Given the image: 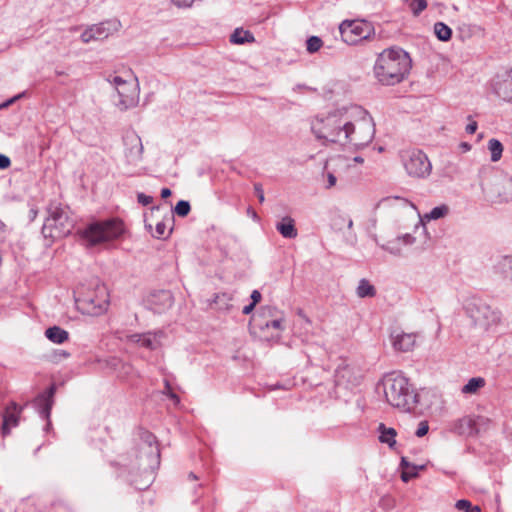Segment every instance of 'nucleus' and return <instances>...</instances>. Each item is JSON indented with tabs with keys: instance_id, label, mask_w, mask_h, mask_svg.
I'll return each mask as SVG.
<instances>
[{
	"instance_id": "nucleus-9",
	"label": "nucleus",
	"mask_w": 512,
	"mask_h": 512,
	"mask_svg": "<svg viewBox=\"0 0 512 512\" xmlns=\"http://www.w3.org/2000/svg\"><path fill=\"white\" fill-rule=\"evenodd\" d=\"M403 166L407 174L415 178H426L430 175L432 165L425 153L421 150L405 151L401 155Z\"/></svg>"
},
{
	"instance_id": "nucleus-33",
	"label": "nucleus",
	"mask_w": 512,
	"mask_h": 512,
	"mask_svg": "<svg viewBox=\"0 0 512 512\" xmlns=\"http://www.w3.org/2000/svg\"><path fill=\"white\" fill-rule=\"evenodd\" d=\"M455 508L463 512H480L481 508L478 505H472L467 499H460L455 503Z\"/></svg>"
},
{
	"instance_id": "nucleus-28",
	"label": "nucleus",
	"mask_w": 512,
	"mask_h": 512,
	"mask_svg": "<svg viewBox=\"0 0 512 512\" xmlns=\"http://www.w3.org/2000/svg\"><path fill=\"white\" fill-rule=\"evenodd\" d=\"M449 212V207L447 205H440L437 207H434L429 213L424 214L423 216H420L421 222L425 221H431V220H438L440 218L445 217Z\"/></svg>"
},
{
	"instance_id": "nucleus-3",
	"label": "nucleus",
	"mask_w": 512,
	"mask_h": 512,
	"mask_svg": "<svg viewBox=\"0 0 512 512\" xmlns=\"http://www.w3.org/2000/svg\"><path fill=\"white\" fill-rule=\"evenodd\" d=\"M348 108H342L329 113L322 118H316L311 124L315 137L329 143L344 145L347 134L345 127L349 124Z\"/></svg>"
},
{
	"instance_id": "nucleus-13",
	"label": "nucleus",
	"mask_w": 512,
	"mask_h": 512,
	"mask_svg": "<svg viewBox=\"0 0 512 512\" xmlns=\"http://www.w3.org/2000/svg\"><path fill=\"white\" fill-rule=\"evenodd\" d=\"M110 82L116 87L118 100H115V105L121 111H125L136 106L137 98L135 94L127 93V87L131 86V84H128L127 81L120 76H114Z\"/></svg>"
},
{
	"instance_id": "nucleus-25",
	"label": "nucleus",
	"mask_w": 512,
	"mask_h": 512,
	"mask_svg": "<svg viewBox=\"0 0 512 512\" xmlns=\"http://www.w3.org/2000/svg\"><path fill=\"white\" fill-rule=\"evenodd\" d=\"M379 441L387 444L390 448L396 445L397 432L394 428L386 427L383 423L378 426Z\"/></svg>"
},
{
	"instance_id": "nucleus-26",
	"label": "nucleus",
	"mask_w": 512,
	"mask_h": 512,
	"mask_svg": "<svg viewBox=\"0 0 512 512\" xmlns=\"http://www.w3.org/2000/svg\"><path fill=\"white\" fill-rule=\"evenodd\" d=\"M45 336L53 343L62 344L68 340L69 333L59 326H52L46 329Z\"/></svg>"
},
{
	"instance_id": "nucleus-38",
	"label": "nucleus",
	"mask_w": 512,
	"mask_h": 512,
	"mask_svg": "<svg viewBox=\"0 0 512 512\" xmlns=\"http://www.w3.org/2000/svg\"><path fill=\"white\" fill-rule=\"evenodd\" d=\"M424 466L411 465V469L403 470L401 473V479L403 482H408L412 478L417 477L418 470L423 469Z\"/></svg>"
},
{
	"instance_id": "nucleus-44",
	"label": "nucleus",
	"mask_w": 512,
	"mask_h": 512,
	"mask_svg": "<svg viewBox=\"0 0 512 512\" xmlns=\"http://www.w3.org/2000/svg\"><path fill=\"white\" fill-rule=\"evenodd\" d=\"M254 192L258 197V200L260 203H263L265 201L263 186L261 183H255L254 184Z\"/></svg>"
},
{
	"instance_id": "nucleus-29",
	"label": "nucleus",
	"mask_w": 512,
	"mask_h": 512,
	"mask_svg": "<svg viewBox=\"0 0 512 512\" xmlns=\"http://www.w3.org/2000/svg\"><path fill=\"white\" fill-rule=\"evenodd\" d=\"M356 294L360 298L374 297L376 295V289L367 279L363 278L359 281Z\"/></svg>"
},
{
	"instance_id": "nucleus-21",
	"label": "nucleus",
	"mask_w": 512,
	"mask_h": 512,
	"mask_svg": "<svg viewBox=\"0 0 512 512\" xmlns=\"http://www.w3.org/2000/svg\"><path fill=\"white\" fill-rule=\"evenodd\" d=\"M415 341L416 335L412 333H399L392 335L393 347L398 351H410L414 347Z\"/></svg>"
},
{
	"instance_id": "nucleus-19",
	"label": "nucleus",
	"mask_w": 512,
	"mask_h": 512,
	"mask_svg": "<svg viewBox=\"0 0 512 512\" xmlns=\"http://www.w3.org/2000/svg\"><path fill=\"white\" fill-rule=\"evenodd\" d=\"M336 385H355L358 383V376L354 368L346 363H341L335 370L334 374Z\"/></svg>"
},
{
	"instance_id": "nucleus-42",
	"label": "nucleus",
	"mask_w": 512,
	"mask_h": 512,
	"mask_svg": "<svg viewBox=\"0 0 512 512\" xmlns=\"http://www.w3.org/2000/svg\"><path fill=\"white\" fill-rule=\"evenodd\" d=\"M428 430H429L428 423L426 421H421L418 425L415 435L417 437H423L428 433Z\"/></svg>"
},
{
	"instance_id": "nucleus-12",
	"label": "nucleus",
	"mask_w": 512,
	"mask_h": 512,
	"mask_svg": "<svg viewBox=\"0 0 512 512\" xmlns=\"http://www.w3.org/2000/svg\"><path fill=\"white\" fill-rule=\"evenodd\" d=\"M80 301L88 306L90 313L101 314L109 305L107 289L104 285H97L95 294H86Z\"/></svg>"
},
{
	"instance_id": "nucleus-5",
	"label": "nucleus",
	"mask_w": 512,
	"mask_h": 512,
	"mask_svg": "<svg viewBox=\"0 0 512 512\" xmlns=\"http://www.w3.org/2000/svg\"><path fill=\"white\" fill-rule=\"evenodd\" d=\"M140 439L139 463H134L124 456H121L117 463L130 470L137 468L142 469L144 472L149 471V473L152 474L160 464V450L156 437L149 431H142L140 433Z\"/></svg>"
},
{
	"instance_id": "nucleus-61",
	"label": "nucleus",
	"mask_w": 512,
	"mask_h": 512,
	"mask_svg": "<svg viewBox=\"0 0 512 512\" xmlns=\"http://www.w3.org/2000/svg\"><path fill=\"white\" fill-rule=\"evenodd\" d=\"M62 356H64V357H68V356H69V353H67V352L63 351Z\"/></svg>"
},
{
	"instance_id": "nucleus-40",
	"label": "nucleus",
	"mask_w": 512,
	"mask_h": 512,
	"mask_svg": "<svg viewBox=\"0 0 512 512\" xmlns=\"http://www.w3.org/2000/svg\"><path fill=\"white\" fill-rule=\"evenodd\" d=\"M283 321V313L281 312L277 317L267 320V329L274 328L277 330H284Z\"/></svg>"
},
{
	"instance_id": "nucleus-1",
	"label": "nucleus",
	"mask_w": 512,
	"mask_h": 512,
	"mask_svg": "<svg viewBox=\"0 0 512 512\" xmlns=\"http://www.w3.org/2000/svg\"><path fill=\"white\" fill-rule=\"evenodd\" d=\"M411 66V58L405 50L391 47L378 55L374 65V74L382 85H395L404 80Z\"/></svg>"
},
{
	"instance_id": "nucleus-18",
	"label": "nucleus",
	"mask_w": 512,
	"mask_h": 512,
	"mask_svg": "<svg viewBox=\"0 0 512 512\" xmlns=\"http://www.w3.org/2000/svg\"><path fill=\"white\" fill-rule=\"evenodd\" d=\"M281 314L274 306H263L259 309L257 314H255L251 319V325L253 329H258L260 331H264L267 329V320L273 319Z\"/></svg>"
},
{
	"instance_id": "nucleus-55",
	"label": "nucleus",
	"mask_w": 512,
	"mask_h": 512,
	"mask_svg": "<svg viewBox=\"0 0 512 512\" xmlns=\"http://www.w3.org/2000/svg\"><path fill=\"white\" fill-rule=\"evenodd\" d=\"M254 308H255V305L250 303L249 305H247L243 308L242 312H243V314L248 315L254 310Z\"/></svg>"
},
{
	"instance_id": "nucleus-22",
	"label": "nucleus",
	"mask_w": 512,
	"mask_h": 512,
	"mask_svg": "<svg viewBox=\"0 0 512 512\" xmlns=\"http://www.w3.org/2000/svg\"><path fill=\"white\" fill-rule=\"evenodd\" d=\"M454 430L459 435H476L478 433L477 420L470 416L463 417L457 421V423L454 426Z\"/></svg>"
},
{
	"instance_id": "nucleus-56",
	"label": "nucleus",
	"mask_w": 512,
	"mask_h": 512,
	"mask_svg": "<svg viewBox=\"0 0 512 512\" xmlns=\"http://www.w3.org/2000/svg\"><path fill=\"white\" fill-rule=\"evenodd\" d=\"M171 194H172V192H171V190H170L169 188H163V189L161 190V197H162L163 199L168 198L169 196H171Z\"/></svg>"
},
{
	"instance_id": "nucleus-49",
	"label": "nucleus",
	"mask_w": 512,
	"mask_h": 512,
	"mask_svg": "<svg viewBox=\"0 0 512 512\" xmlns=\"http://www.w3.org/2000/svg\"><path fill=\"white\" fill-rule=\"evenodd\" d=\"M250 297L252 300L251 303L256 306V304L261 300V293L258 290H253Z\"/></svg>"
},
{
	"instance_id": "nucleus-51",
	"label": "nucleus",
	"mask_w": 512,
	"mask_h": 512,
	"mask_svg": "<svg viewBox=\"0 0 512 512\" xmlns=\"http://www.w3.org/2000/svg\"><path fill=\"white\" fill-rule=\"evenodd\" d=\"M477 127H478L477 122L472 121L471 123H469L466 126L465 130L468 134H474L477 130Z\"/></svg>"
},
{
	"instance_id": "nucleus-37",
	"label": "nucleus",
	"mask_w": 512,
	"mask_h": 512,
	"mask_svg": "<svg viewBox=\"0 0 512 512\" xmlns=\"http://www.w3.org/2000/svg\"><path fill=\"white\" fill-rule=\"evenodd\" d=\"M424 466L411 465V469L403 470L401 473V479L403 482H408L412 478L417 477L418 470L423 469Z\"/></svg>"
},
{
	"instance_id": "nucleus-15",
	"label": "nucleus",
	"mask_w": 512,
	"mask_h": 512,
	"mask_svg": "<svg viewBox=\"0 0 512 512\" xmlns=\"http://www.w3.org/2000/svg\"><path fill=\"white\" fill-rule=\"evenodd\" d=\"M125 145V157L129 164H137L142 160L143 144L139 135L135 132H128L123 137Z\"/></svg>"
},
{
	"instance_id": "nucleus-36",
	"label": "nucleus",
	"mask_w": 512,
	"mask_h": 512,
	"mask_svg": "<svg viewBox=\"0 0 512 512\" xmlns=\"http://www.w3.org/2000/svg\"><path fill=\"white\" fill-rule=\"evenodd\" d=\"M191 210L190 203L186 200H180L177 202L174 213H176L180 217H186Z\"/></svg>"
},
{
	"instance_id": "nucleus-57",
	"label": "nucleus",
	"mask_w": 512,
	"mask_h": 512,
	"mask_svg": "<svg viewBox=\"0 0 512 512\" xmlns=\"http://www.w3.org/2000/svg\"><path fill=\"white\" fill-rule=\"evenodd\" d=\"M247 213H248L249 215H251L253 219H257V218H258L257 213H256V212H255L251 207H249V208L247 209Z\"/></svg>"
},
{
	"instance_id": "nucleus-10",
	"label": "nucleus",
	"mask_w": 512,
	"mask_h": 512,
	"mask_svg": "<svg viewBox=\"0 0 512 512\" xmlns=\"http://www.w3.org/2000/svg\"><path fill=\"white\" fill-rule=\"evenodd\" d=\"M342 40L349 45H356L374 34V28L366 21H343L339 26Z\"/></svg>"
},
{
	"instance_id": "nucleus-20",
	"label": "nucleus",
	"mask_w": 512,
	"mask_h": 512,
	"mask_svg": "<svg viewBox=\"0 0 512 512\" xmlns=\"http://www.w3.org/2000/svg\"><path fill=\"white\" fill-rule=\"evenodd\" d=\"M163 336V332L159 331L157 333H143V334H132L129 336V341L132 343L139 344L142 347L147 349L154 350L158 346H160V338Z\"/></svg>"
},
{
	"instance_id": "nucleus-46",
	"label": "nucleus",
	"mask_w": 512,
	"mask_h": 512,
	"mask_svg": "<svg viewBox=\"0 0 512 512\" xmlns=\"http://www.w3.org/2000/svg\"><path fill=\"white\" fill-rule=\"evenodd\" d=\"M164 393H167V394H168V396H169L172 400H174L176 403H178V402H179V397H178L175 393H173V392L171 391V386H170V384H169V382H168V381H165V392H164Z\"/></svg>"
},
{
	"instance_id": "nucleus-30",
	"label": "nucleus",
	"mask_w": 512,
	"mask_h": 512,
	"mask_svg": "<svg viewBox=\"0 0 512 512\" xmlns=\"http://www.w3.org/2000/svg\"><path fill=\"white\" fill-rule=\"evenodd\" d=\"M484 386H485L484 378H482V377H473V378L469 379L467 384H465L462 387L461 391L464 394H474V393H476L479 389H481Z\"/></svg>"
},
{
	"instance_id": "nucleus-47",
	"label": "nucleus",
	"mask_w": 512,
	"mask_h": 512,
	"mask_svg": "<svg viewBox=\"0 0 512 512\" xmlns=\"http://www.w3.org/2000/svg\"><path fill=\"white\" fill-rule=\"evenodd\" d=\"M381 247H382V249L388 251L391 254H394V255H400L401 254V249L399 247L391 246L390 244L382 245Z\"/></svg>"
},
{
	"instance_id": "nucleus-14",
	"label": "nucleus",
	"mask_w": 512,
	"mask_h": 512,
	"mask_svg": "<svg viewBox=\"0 0 512 512\" xmlns=\"http://www.w3.org/2000/svg\"><path fill=\"white\" fill-rule=\"evenodd\" d=\"M55 392V385H51L46 391L39 394L33 402L42 419L47 421L45 426L46 431H48L51 428L50 414L52 406L54 404Z\"/></svg>"
},
{
	"instance_id": "nucleus-41",
	"label": "nucleus",
	"mask_w": 512,
	"mask_h": 512,
	"mask_svg": "<svg viewBox=\"0 0 512 512\" xmlns=\"http://www.w3.org/2000/svg\"><path fill=\"white\" fill-rule=\"evenodd\" d=\"M427 7V1L426 0H414L411 3V9L414 13V15H419L423 10H425Z\"/></svg>"
},
{
	"instance_id": "nucleus-48",
	"label": "nucleus",
	"mask_w": 512,
	"mask_h": 512,
	"mask_svg": "<svg viewBox=\"0 0 512 512\" xmlns=\"http://www.w3.org/2000/svg\"><path fill=\"white\" fill-rule=\"evenodd\" d=\"M11 165L9 157L4 154H0V169H7Z\"/></svg>"
},
{
	"instance_id": "nucleus-7",
	"label": "nucleus",
	"mask_w": 512,
	"mask_h": 512,
	"mask_svg": "<svg viewBox=\"0 0 512 512\" xmlns=\"http://www.w3.org/2000/svg\"><path fill=\"white\" fill-rule=\"evenodd\" d=\"M74 227V221L69 217L67 208L60 204L51 203L48 208V217L42 227L45 238L60 239L69 235Z\"/></svg>"
},
{
	"instance_id": "nucleus-16",
	"label": "nucleus",
	"mask_w": 512,
	"mask_h": 512,
	"mask_svg": "<svg viewBox=\"0 0 512 512\" xmlns=\"http://www.w3.org/2000/svg\"><path fill=\"white\" fill-rule=\"evenodd\" d=\"M493 92L502 100L512 101V70L498 73L492 81Z\"/></svg>"
},
{
	"instance_id": "nucleus-50",
	"label": "nucleus",
	"mask_w": 512,
	"mask_h": 512,
	"mask_svg": "<svg viewBox=\"0 0 512 512\" xmlns=\"http://www.w3.org/2000/svg\"><path fill=\"white\" fill-rule=\"evenodd\" d=\"M398 240H402L404 244L409 245L414 243L415 238L410 234H405L402 237H399Z\"/></svg>"
},
{
	"instance_id": "nucleus-4",
	"label": "nucleus",
	"mask_w": 512,
	"mask_h": 512,
	"mask_svg": "<svg viewBox=\"0 0 512 512\" xmlns=\"http://www.w3.org/2000/svg\"><path fill=\"white\" fill-rule=\"evenodd\" d=\"M384 393L389 404L405 411H410L418 403V394L402 374L392 373L385 378Z\"/></svg>"
},
{
	"instance_id": "nucleus-32",
	"label": "nucleus",
	"mask_w": 512,
	"mask_h": 512,
	"mask_svg": "<svg viewBox=\"0 0 512 512\" xmlns=\"http://www.w3.org/2000/svg\"><path fill=\"white\" fill-rule=\"evenodd\" d=\"M434 32L440 41H448L452 37V29L443 22L434 24Z\"/></svg>"
},
{
	"instance_id": "nucleus-52",
	"label": "nucleus",
	"mask_w": 512,
	"mask_h": 512,
	"mask_svg": "<svg viewBox=\"0 0 512 512\" xmlns=\"http://www.w3.org/2000/svg\"><path fill=\"white\" fill-rule=\"evenodd\" d=\"M7 232V226L6 224L0 219V240H3L6 236Z\"/></svg>"
},
{
	"instance_id": "nucleus-24",
	"label": "nucleus",
	"mask_w": 512,
	"mask_h": 512,
	"mask_svg": "<svg viewBox=\"0 0 512 512\" xmlns=\"http://www.w3.org/2000/svg\"><path fill=\"white\" fill-rule=\"evenodd\" d=\"M277 231L286 239H294L298 235L295 221L290 216H285L276 224Z\"/></svg>"
},
{
	"instance_id": "nucleus-8",
	"label": "nucleus",
	"mask_w": 512,
	"mask_h": 512,
	"mask_svg": "<svg viewBox=\"0 0 512 512\" xmlns=\"http://www.w3.org/2000/svg\"><path fill=\"white\" fill-rule=\"evenodd\" d=\"M123 232L124 227L122 221L118 219H109L89 224L84 230H82L81 237L87 245L94 246L117 239L123 234Z\"/></svg>"
},
{
	"instance_id": "nucleus-39",
	"label": "nucleus",
	"mask_w": 512,
	"mask_h": 512,
	"mask_svg": "<svg viewBox=\"0 0 512 512\" xmlns=\"http://www.w3.org/2000/svg\"><path fill=\"white\" fill-rule=\"evenodd\" d=\"M424 466L411 465V469L403 470L401 473V479L403 482H408L412 478L417 477L418 470L423 469Z\"/></svg>"
},
{
	"instance_id": "nucleus-31",
	"label": "nucleus",
	"mask_w": 512,
	"mask_h": 512,
	"mask_svg": "<svg viewBox=\"0 0 512 512\" xmlns=\"http://www.w3.org/2000/svg\"><path fill=\"white\" fill-rule=\"evenodd\" d=\"M488 149L491 153V161L498 162L501 159L503 153L502 143L499 140L492 138L488 141Z\"/></svg>"
},
{
	"instance_id": "nucleus-63",
	"label": "nucleus",
	"mask_w": 512,
	"mask_h": 512,
	"mask_svg": "<svg viewBox=\"0 0 512 512\" xmlns=\"http://www.w3.org/2000/svg\"><path fill=\"white\" fill-rule=\"evenodd\" d=\"M390 200H391V198H386V199L383 200V202H388Z\"/></svg>"
},
{
	"instance_id": "nucleus-27",
	"label": "nucleus",
	"mask_w": 512,
	"mask_h": 512,
	"mask_svg": "<svg viewBox=\"0 0 512 512\" xmlns=\"http://www.w3.org/2000/svg\"><path fill=\"white\" fill-rule=\"evenodd\" d=\"M255 38L250 31L237 28L230 36V42L234 44H245L254 42Z\"/></svg>"
},
{
	"instance_id": "nucleus-11",
	"label": "nucleus",
	"mask_w": 512,
	"mask_h": 512,
	"mask_svg": "<svg viewBox=\"0 0 512 512\" xmlns=\"http://www.w3.org/2000/svg\"><path fill=\"white\" fill-rule=\"evenodd\" d=\"M120 27L121 23L118 20H108L99 24H94L81 34V40L84 43L104 40L117 32Z\"/></svg>"
},
{
	"instance_id": "nucleus-60",
	"label": "nucleus",
	"mask_w": 512,
	"mask_h": 512,
	"mask_svg": "<svg viewBox=\"0 0 512 512\" xmlns=\"http://www.w3.org/2000/svg\"><path fill=\"white\" fill-rule=\"evenodd\" d=\"M354 160H355L356 162H359V163H362V162H363V159H362L361 157H359V156L355 157V158H354Z\"/></svg>"
},
{
	"instance_id": "nucleus-35",
	"label": "nucleus",
	"mask_w": 512,
	"mask_h": 512,
	"mask_svg": "<svg viewBox=\"0 0 512 512\" xmlns=\"http://www.w3.org/2000/svg\"><path fill=\"white\" fill-rule=\"evenodd\" d=\"M172 232V228H170L167 231V226L164 220L159 221L156 223L155 226V232L153 233V236L158 239H166L170 233Z\"/></svg>"
},
{
	"instance_id": "nucleus-54",
	"label": "nucleus",
	"mask_w": 512,
	"mask_h": 512,
	"mask_svg": "<svg viewBox=\"0 0 512 512\" xmlns=\"http://www.w3.org/2000/svg\"><path fill=\"white\" fill-rule=\"evenodd\" d=\"M411 463L407 460L406 457L401 458L400 466L403 470L411 469Z\"/></svg>"
},
{
	"instance_id": "nucleus-43",
	"label": "nucleus",
	"mask_w": 512,
	"mask_h": 512,
	"mask_svg": "<svg viewBox=\"0 0 512 512\" xmlns=\"http://www.w3.org/2000/svg\"><path fill=\"white\" fill-rule=\"evenodd\" d=\"M159 296L161 297V299L163 300V303L165 306L167 307H170L173 303V298H172V295L169 291H161L159 293Z\"/></svg>"
},
{
	"instance_id": "nucleus-53",
	"label": "nucleus",
	"mask_w": 512,
	"mask_h": 512,
	"mask_svg": "<svg viewBox=\"0 0 512 512\" xmlns=\"http://www.w3.org/2000/svg\"><path fill=\"white\" fill-rule=\"evenodd\" d=\"M327 180H328L327 188H331L336 184V177L332 173H328Z\"/></svg>"
},
{
	"instance_id": "nucleus-23",
	"label": "nucleus",
	"mask_w": 512,
	"mask_h": 512,
	"mask_svg": "<svg viewBox=\"0 0 512 512\" xmlns=\"http://www.w3.org/2000/svg\"><path fill=\"white\" fill-rule=\"evenodd\" d=\"M494 192L501 201L512 200V177H503L495 182Z\"/></svg>"
},
{
	"instance_id": "nucleus-58",
	"label": "nucleus",
	"mask_w": 512,
	"mask_h": 512,
	"mask_svg": "<svg viewBox=\"0 0 512 512\" xmlns=\"http://www.w3.org/2000/svg\"><path fill=\"white\" fill-rule=\"evenodd\" d=\"M188 477H189V479H192V480H197L198 479L197 475L194 474L193 472H190Z\"/></svg>"
},
{
	"instance_id": "nucleus-45",
	"label": "nucleus",
	"mask_w": 512,
	"mask_h": 512,
	"mask_svg": "<svg viewBox=\"0 0 512 512\" xmlns=\"http://www.w3.org/2000/svg\"><path fill=\"white\" fill-rule=\"evenodd\" d=\"M137 200L143 206L149 205L153 201V197L146 195L144 193H138Z\"/></svg>"
},
{
	"instance_id": "nucleus-62",
	"label": "nucleus",
	"mask_w": 512,
	"mask_h": 512,
	"mask_svg": "<svg viewBox=\"0 0 512 512\" xmlns=\"http://www.w3.org/2000/svg\"><path fill=\"white\" fill-rule=\"evenodd\" d=\"M167 220H168L169 222L173 221V216H170L169 218H167Z\"/></svg>"
},
{
	"instance_id": "nucleus-59",
	"label": "nucleus",
	"mask_w": 512,
	"mask_h": 512,
	"mask_svg": "<svg viewBox=\"0 0 512 512\" xmlns=\"http://www.w3.org/2000/svg\"><path fill=\"white\" fill-rule=\"evenodd\" d=\"M347 225H348V228H349V229H350V228H352V226H353V221H352V219H350V218L348 219V223H347Z\"/></svg>"
},
{
	"instance_id": "nucleus-17",
	"label": "nucleus",
	"mask_w": 512,
	"mask_h": 512,
	"mask_svg": "<svg viewBox=\"0 0 512 512\" xmlns=\"http://www.w3.org/2000/svg\"><path fill=\"white\" fill-rule=\"evenodd\" d=\"M24 407L11 401L2 412L1 433L3 436L10 434L12 428L19 425Z\"/></svg>"
},
{
	"instance_id": "nucleus-2",
	"label": "nucleus",
	"mask_w": 512,
	"mask_h": 512,
	"mask_svg": "<svg viewBox=\"0 0 512 512\" xmlns=\"http://www.w3.org/2000/svg\"><path fill=\"white\" fill-rule=\"evenodd\" d=\"M347 114H349V124L344 130L347 134L345 144L350 143L357 148L367 146L375 135L373 118L360 106L348 108Z\"/></svg>"
},
{
	"instance_id": "nucleus-6",
	"label": "nucleus",
	"mask_w": 512,
	"mask_h": 512,
	"mask_svg": "<svg viewBox=\"0 0 512 512\" xmlns=\"http://www.w3.org/2000/svg\"><path fill=\"white\" fill-rule=\"evenodd\" d=\"M463 308L473 324L484 330L500 322L501 312L477 295L467 296L463 300Z\"/></svg>"
},
{
	"instance_id": "nucleus-34",
	"label": "nucleus",
	"mask_w": 512,
	"mask_h": 512,
	"mask_svg": "<svg viewBox=\"0 0 512 512\" xmlns=\"http://www.w3.org/2000/svg\"><path fill=\"white\" fill-rule=\"evenodd\" d=\"M322 45L323 41L318 36H310L306 41V49L311 54L318 52Z\"/></svg>"
}]
</instances>
